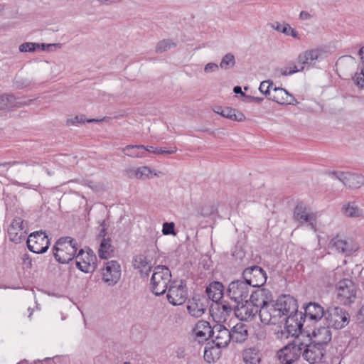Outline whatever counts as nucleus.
Segmentation results:
<instances>
[{"label":"nucleus","instance_id":"5","mask_svg":"<svg viewBox=\"0 0 364 364\" xmlns=\"http://www.w3.org/2000/svg\"><path fill=\"white\" fill-rule=\"evenodd\" d=\"M329 247L345 257H348L359 250V245L352 238L336 235L330 241Z\"/></svg>","mask_w":364,"mask_h":364},{"label":"nucleus","instance_id":"48","mask_svg":"<svg viewBox=\"0 0 364 364\" xmlns=\"http://www.w3.org/2000/svg\"><path fill=\"white\" fill-rule=\"evenodd\" d=\"M353 79L358 87L364 88V67L361 68L360 73L355 75Z\"/></svg>","mask_w":364,"mask_h":364},{"label":"nucleus","instance_id":"11","mask_svg":"<svg viewBox=\"0 0 364 364\" xmlns=\"http://www.w3.org/2000/svg\"><path fill=\"white\" fill-rule=\"evenodd\" d=\"M284 313L273 300L260 311V320L264 324L277 325L283 322Z\"/></svg>","mask_w":364,"mask_h":364},{"label":"nucleus","instance_id":"35","mask_svg":"<svg viewBox=\"0 0 364 364\" xmlns=\"http://www.w3.org/2000/svg\"><path fill=\"white\" fill-rule=\"evenodd\" d=\"M112 240L109 237L102 239L98 255L101 259H107L112 257L114 252V247L111 244Z\"/></svg>","mask_w":364,"mask_h":364},{"label":"nucleus","instance_id":"12","mask_svg":"<svg viewBox=\"0 0 364 364\" xmlns=\"http://www.w3.org/2000/svg\"><path fill=\"white\" fill-rule=\"evenodd\" d=\"M235 304L234 313L240 321H252L257 314L260 317L261 309L255 306L249 299Z\"/></svg>","mask_w":364,"mask_h":364},{"label":"nucleus","instance_id":"53","mask_svg":"<svg viewBox=\"0 0 364 364\" xmlns=\"http://www.w3.org/2000/svg\"><path fill=\"white\" fill-rule=\"evenodd\" d=\"M218 69V65L214 63H208L204 68L205 73L215 72Z\"/></svg>","mask_w":364,"mask_h":364},{"label":"nucleus","instance_id":"14","mask_svg":"<svg viewBox=\"0 0 364 364\" xmlns=\"http://www.w3.org/2000/svg\"><path fill=\"white\" fill-rule=\"evenodd\" d=\"M102 280L108 286H114L121 277V267L117 261L105 262L102 269Z\"/></svg>","mask_w":364,"mask_h":364},{"label":"nucleus","instance_id":"16","mask_svg":"<svg viewBox=\"0 0 364 364\" xmlns=\"http://www.w3.org/2000/svg\"><path fill=\"white\" fill-rule=\"evenodd\" d=\"M208 305L209 301L205 295L198 294L188 299L187 310L191 316L199 318L205 312Z\"/></svg>","mask_w":364,"mask_h":364},{"label":"nucleus","instance_id":"52","mask_svg":"<svg viewBox=\"0 0 364 364\" xmlns=\"http://www.w3.org/2000/svg\"><path fill=\"white\" fill-rule=\"evenodd\" d=\"M125 175L129 178H138L137 168H128L124 171Z\"/></svg>","mask_w":364,"mask_h":364},{"label":"nucleus","instance_id":"31","mask_svg":"<svg viewBox=\"0 0 364 364\" xmlns=\"http://www.w3.org/2000/svg\"><path fill=\"white\" fill-rule=\"evenodd\" d=\"M231 341L235 343H243L248 337L247 326L242 323H237L230 330Z\"/></svg>","mask_w":364,"mask_h":364},{"label":"nucleus","instance_id":"49","mask_svg":"<svg viewBox=\"0 0 364 364\" xmlns=\"http://www.w3.org/2000/svg\"><path fill=\"white\" fill-rule=\"evenodd\" d=\"M279 327L281 328V326ZM275 335L277 338L283 339L287 338L290 336H291V333H290V329L284 325V328L276 330Z\"/></svg>","mask_w":364,"mask_h":364},{"label":"nucleus","instance_id":"30","mask_svg":"<svg viewBox=\"0 0 364 364\" xmlns=\"http://www.w3.org/2000/svg\"><path fill=\"white\" fill-rule=\"evenodd\" d=\"M134 266L139 269L144 277H148L151 270V262L144 254H140L134 257Z\"/></svg>","mask_w":364,"mask_h":364},{"label":"nucleus","instance_id":"15","mask_svg":"<svg viewBox=\"0 0 364 364\" xmlns=\"http://www.w3.org/2000/svg\"><path fill=\"white\" fill-rule=\"evenodd\" d=\"M301 355L303 358L310 364L319 363L324 357L326 348L311 342L308 345L303 343Z\"/></svg>","mask_w":364,"mask_h":364},{"label":"nucleus","instance_id":"33","mask_svg":"<svg viewBox=\"0 0 364 364\" xmlns=\"http://www.w3.org/2000/svg\"><path fill=\"white\" fill-rule=\"evenodd\" d=\"M212 328L209 322L203 320L199 321L194 329L196 336L199 339L198 341H206L208 338H210Z\"/></svg>","mask_w":364,"mask_h":364},{"label":"nucleus","instance_id":"9","mask_svg":"<svg viewBox=\"0 0 364 364\" xmlns=\"http://www.w3.org/2000/svg\"><path fill=\"white\" fill-rule=\"evenodd\" d=\"M26 243L30 251L42 254L48 250L50 242L44 232L37 231L29 235Z\"/></svg>","mask_w":364,"mask_h":364},{"label":"nucleus","instance_id":"40","mask_svg":"<svg viewBox=\"0 0 364 364\" xmlns=\"http://www.w3.org/2000/svg\"><path fill=\"white\" fill-rule=\"evenodd\" d=\"M235 64V59L234 55L228 53L223 56L220 63V67L222 69L227 70L232 68Z\"/></svg>","mask_w":364,"mask_h":364},{"label":"nucleus","instance_id":"24","mask_svg":"<svg viewBox=\"0 0 364 364\" xmlns=\"http://www.w3.org/2000/svg\"><path fill=\"white\" fill-rule=\"evenodd\" d=\"M331 326H319L314 329L311 339L312 342L317 345L326 348L328 343L331 341L332 333L330 330Z\"/></svg>","mask_w":364,"mask_h":364},{"label":"nucleus","instance_id":"4","mask_svg":"<svg viewBox=\"0 0 364 364\" xmlns=\"http://www.w3.org/2000/svg\"><path fill=\"white\" fill-rule=\"evenodd\" d=\"M325 320L329 326L338 330L343 328L349 323L350 315L343 308L331 306L328 307L326 311Z\"/></svg>","mask_w":364,"mask_h":364},{"label":"nucleus","instance_id":"61","mask_svg":"<svg viewBox=\"0 0 364 364\" xmlns=\"http://www.w3.org/2000/svg\"><path fill=\"white\" fill-rule=\"evenodd\" d=\"M233 92L235 94H240L242 96H245V94L242 92V87L240 86H235L233 88Z\"/></svg>","mask_w":364,"mask_h":364},{"label":"nucleus","instance_id":"64","mask_svg":"<svg viewBox=\"0 0 364 364\" xmlns=\"http://www.w3.org/2000/svg\"><path fill=\"white\" fill-rule=\"evenodd\" d=\"M359 316H360V318L361 319L362 322L364 323V306H362V308L360 309Z\"/></svg>","mask_w":364,"mask_h":364},{"label":"nucleus","instance_id":"62","mask_svg":"<svg viewBox=\"0 0 364 364\" xmlns=\"http://www.w3.org/2000/svg\"><path fill=\"white\" fill-rule=\"evenodd\" d=\"M257 338L259 340L264 339L266 337V333L264 331L262 330L259 331L258 333H256Z\"/></svg>","mask_w":364,"mask_h":364},{"label":"nucleus","instance_id":"42","mask_svg":"<svg viewBox=\"0 0 364 364\" xmlns=\"http://www.w3.org/2000/svg\"><path fill=\"white\" fill-rule=\"evenodd\" d=\"M304 70V65H299V66L293 64L292 66L287 67L281 70V74L284 76L291 75L297 72H301Z\"/></svg>","mask_w":364,"mask_h":364},{"label":"nucleus","instance_id":"41","mask_svg":"<svg viewBox=\"0 0 364 364\" xmlns=\"http://www.w3.org/2000/svg\"><path fill=\"white\" fill-rule=\"evenodd\" d=\"M345 214L348 217H359L360 215V210L353 203H348L346 206H343Z\"/></svg>","mask_w":364,"mask_h":364},{"label":"nucleus","instance_id":"60","mask_svg":"<svg viewBox=\"0 0 364 364\" xmlns=\"http://www.w3.org/2000/svg\"><path fill=\"white\" fill-rule=\"evenodd\" d=\"M23 164H25L26 166H34L36 165H39L40 162L38 161H36V160L30 159V160L24 161Z\"/></svg>","mask_w":364,"mask_h":364},{"label":"nucleus","instance_id":"8","mask_svg":"<svg viewBox=\"0 0 364 364\" xmlns=\"http://www.w3.org/2000/svg\"><path fill=\"white\" fill-rule=\"evenodd\" d=\"M242 279L247 282L250 287L260 288L267 282V275L262 267L253 265L245 268L242 274Z\"/></svg>","mask_w":364,"mask_h":364},{"label":"nucleus","instance_id":"51","mask_svg":"<svg viewBox=\"0 0 364 364\" xmlns=\"http://www.w3.org/2000/svg\"><path fill=\"white\" fill-rule=\"evenodd\" d=\"M346 172H342V171H329L328 173V174L332 177V178H335L338 180H339L340 181H341L343 183V181H344V178L346 176Z\"/></svg>","mask_w":364,"mask_h":364},{"label":"nucleus","instance_id":"44","mask_svg":"<svg viewBox=\"0 0 364 364\" xmlns=\"http://www.w3.org/2000/svg\"><path fill=\"white\" fill-rule=\"evenodd\" d=\"M40 47V43L26 42L23 43L19 46L21 52H33Z\"/></svg>","mask_w":364,"mask_h":364},{"label":"nucleus","instance_id":"59","mask_svg":"<svg viewBox=\"0 0 364 364\" xmlns=\"http://www.w3.org/2000/svg\"><path fill=\"white\" fill-rule=\"evenodd\" d=\"M284 27V25H282L279 22H275L272 24V28L274 30L283 33L282 28Z\"/></svg>","mask_w":364,"mask_h":364},{"label":"nucleus","instance_id":"25","mask_svg":"<svg viewBox=\"0 0 364 364\" xmlns=\"http://www.w3.org/2000/svg\"><path fill=\"white\" fill-rule=\"evenodd\" d=\"M269 99L281 105H294L297 103L294 97L286 90L274 87L272 89Z\"/></svg>","mask_w":364,"mask_h":364},{"label":"nucleus","instance_id":"19","mask_svg":"<svg viewBox=\"0 0 364 364\" xmlns=\"http://www.w3.org/2000/svg\"><path fill=\"white\" fill-rule=\"evenodd\" d=\"M32 100H23L21 97H16L12 93L0 94V110H9L13 108H20L28 105Z\"/></svg>","mask_w":364,"mask_h":364},{"label":"nucleus","instance_id":"37","mask_svg":"<svg viewBox=\"0 0 364 364\" xmlns=\"http://www.w3.org/2000/svg\"><path fill=\"white\" fill-rule=\"evenodd\" d=\"M144 145H127L122 149V152L130 157L143 158L146 156L144 151H139L138 149H144Z\"/></svg>","mask_w":364,"mask_h":364},{"label":"nucleus","instance_id":"43","mask_svg":"<svg viewBox=\"0 0 364 364\" xmlns=\"http://www.w3.org/2000/svg\"><path fill=\"white\" fill-rule=\"evenodd\" d=\"M274 84L272 82L269 80L263 81L260 83L259 90V91L264 94L266 97L269 98V95L272 91L271 89H273Z\"/></svg>","mask_w":364,"mask_h":364},{"label":"nucleus","instance_id":"27","mask_svg":"<svg viewBox=\"0 0 364 364\" xmlns=\"http://www.w3.org/2000/svg\"><path fill=\"white\" fill-rule=\"evenodd\" d=\"M323 316H326V311L323 307L318 303L310 302L304 307V317H305V321L309 319L310 321H318Z\"/></svg>","mask_w":364,"mask_h":364},{"label":"nucleus","instance_id":"38","mask_svg":"<svg viewBox=\"0 0 364 364\" xmlns=\"http://www.w3.org/2000/svg\"><path fill=\"white\" fill-rule=\"evenodd\" d=\"M101 121H102V119H86L85 116L82 114V115H77V116L74 117L73 118L68 119L67 120V124L68 126H70V125H75L77 124L84 123L85 122H87L88 123H91V122H101Z\"/></svg>","mask_w":364,"mask_h":364},{"label":"nucleus","instance_id":"36","mask_svg":"<svg viewBox=\"0 0 364 364\" xmlns=\"http://www.w3.org/2000/svg\"><path fill=\"white\" fill-rule=\"evenodd\" d=\"M221 116L236 122H243L245 119V117L242 112L229 107H224Z\"/></svg>","mask_w":364,"mask_h":364},{"label":"nucleus","instance_id":"50","mask_svg":"<svg viewBox=\"0 0 364 364\" xmlns=\"http://www.w3.org/2000/svg\"><path fill=\"white\" fill-rule=\"evenodd\" d=\"M283 33L291 36L294 38L299 39V33L295 29L292 28L289 24H284V27L282 28Z\"/></svg>","mask_w":364,"mask_h":364},{"label":"nucleus","instance_id":"21","mask_svg":"<svg viewBox=\"0 0 364 364\" xmlns=\"http://www.w3.org/2000/svg\"><path fill=\"white\" fill-rule=\"evenodd\" d=\"M210 314L215 322H224L228 317L234 311L232 307L228 301L217 303L212 306L210 309Z\"/></svg>","mask_w":364,"mask_h":364},{"label":"nucleus","instance_id":"10","mask_svg":"<svg viewBox=\"0 0 364 364\" xmlns=\"http://www.w3.org/2000/svg\"><path fill=\"white\" fill-rule=\"evenodd\" d=\"M75 264L77 268L85 273H92L97 269V257L94 252L89 249L85 252L80 250L76 255Z\"/></svg>","mask_w":364,"mask_h":364},{"label":"nucleus","instance_id":"7","mask_svg":"<svg viewBox=\"0 0 364 364\" xmlns=\"http://www.w3.org/2000/svg\"><path fill=\"white\" fill-rule=\"evenodd\" d=\"M337 299L343 305H350L356 298V287L350 279H343L336 284Z\"/></svg>","mask_w":364,"mask_h":364},{"label":"nucleus","instance_id":"29","mask_svg":"<svg viewBox=\"0 0 364 364\" xmlns=\"http://www.w3.org/2000/svg\"><path fill=\"white\" fill-rule=\"evenodd\" d=\"M224 287L220 282H211L205 289L206 297L208 301L217 302L223 295Z\"/></svg>","mask_w":364,"mask_h":364},{"label":"nucleus","instance_id":"2","mask_svg":"<svg viewBox=\"0 0 364 364\" xmlns=\"http://www.w3.org/2000/svg\"><path fill=\"white\" fill-rule=\"evenodd\" d=\"M171 279L170 269L164 265L156 266L151 278L150 288L156 296L164 294L168 288Z\"/></svg>","mask_w":364,"mask_h":364},{"label":"nucleus","instance_id":"54","mask_svg":"<svg viewBox=\"0 0 364 364\" xmlns=\"http://www.w3.org/2000/svg\"><path fill=\"white\" fill-rule=\"evenodd\" d=\"M100 226L102 228L98 234V237L102 239L106 238L105 236L107 235V232L105 222L102 221Z\"/></svg>","mask_w":364,"mask_h":364},{"label":"nucleus","instance_id":"45","mask_svg":"<svg viewBox=\"0 0 364 364\" xmlns=\"http://www.w3.org/2000/svg\"><path fill=\"white\" fill-rule=\"evenodd\" d=\"M14 84L17 89H23L31 85L32 82L30 80L23 77H15Z\"/></svg>","mask_w":364,"mask_h":364},{"label":"nucleus","instance_id":"56","mask_svg":"<svg viewBox=\"0 0 364 364\" xmlns=\"http://www.w3.org/2000/svg\"><path fill=\"white\" fill-rule=\"evenodd\" d=\"M214 211L213 206H210L209 208L204 207L201 210V215L203 216H208L212 214Z\"/></svg>","mask_w":364,"mask_h":364},{"label":"nucleus","instance_id":"34","mask_svg":"<svg viewBox=\"0 0 364 364\" xmlns=\"http://www.w3.org/2000/svg\"><path fill=\"white\" fill-rule=\"evenodd\" d=\"M364 184V176L360 173L346 172L343 185L349 188H358Z\"/></svg>","mask_w":364,"mask_h":364},{"label":"nucleus","instance_id":"63","mask_svg":"<svg viewBox=\"0 0 364 364\" xmlns=\"http://www.w3.org/2000/svg\"><path fill=\"white\" fill-rule=\"evenodd\" d=\"M358 54L360 56L362 65L364 67V46L359 50Z\"/></svg>","mask_w":364,"mask_h":364},{"label":"nucleus","instance_id":"58","mask_svg":"<svg viewBox=\"0 0 364 364\" xmlns=\"http://www.w3.org/2000/svg\"><path fill=\"white\" fill-rule=\"evenodd\" d=\"M311 18V15L307 11H302L299 14V18L301 20H308Z\"/></svg>","mask_w":364,"mask_h":364},{"label":"nucleus","instance_id":"46","mask_svg":"<svg viewBox=\"0 0 364 364\" xmlns=\"http://www.w3.org/2000/svg\"><path fill=\"white\" fill-rule=\"evenodd\" d=\"M138 179H146L151 177L152 171L148 166L137 168Z\"/></svg>","mask_w":364,"mask_h":364},{"label":"nucleus","instance_id":"26","mask_svg":"<svg viewBox=\"0 0 364 364\" xmlns=\"http://www.w3.org/2000/svg\"><path fill=\"white\" fill-rule=\"evenodd\" d=\"M321 56V52L318 49L306 50L299 55L297 63L299 65H304V68L306 67L309 68L316 65Z\"/></svg>","mask_w":364,"mask_h":364},{"label":"nucleus","instance_id":"57","mask_svg":"<svg viewBox=\"0 0 364 364\" xmlns=\"http://www.w3.org/2000/svg\"><path fill=\"white\" fill-rule=\"evenodd\" d=\"M159 150L161 151V154H172L175 153L177 149L176 147H173L170 149H168L166 147H160Z\"/></svg>","mask_w":364,"mask_h":364},{"label":"nucleus","instance_id":"18","mask_svg":"<svg viewBox=\"0 0 364 364\" xmlns=\"http://www.w3.org/2000/svg\"><path fill=\"white\" fill-rule=\"evenodd\" d=\"M221 322H216L213 326L210 338L218 348L226 347L231 341L230 331Z\"/></svg>","mask_w":364,"mask_h":364},{"label":"nucleus","instance_id":"20","mask_svg":"<svg viewBox=\"0 0 364 364\" xmlns=\"http://www.w3.org/2000/svg\"><path fill=\"white\" fill-rule=\"evenodd\" d=\"M285 321L284 325L287 328L290 329L291 336H296L299 333H301L304 323L306 321L305 317H304V314L301 311H296L288 315L287 317H284L283 318V321Z\"/></svg>","mask_w":364,"mask_h":364},{"label":"nucleus","instance_id":"13","mask_svg":"<svg viewBox=\"0 0 364 364\" xmlns=\"http://www.w3.org/2000/svg\"><path fill=\"white\" fill-rule=\"evenodd\" d=\"M167 299L173 306H179L185 303L188 297L187 287L182 282H173L168 290Z\"/></svg>","mask_w":364,"mask_h":364},{"label":"nucleus","instance_id":"23","mask_svg":"<svg viewBox=\"0 0 364 364\" xmlns=\"http://www.w3.org/2000/svg\"><path fill=\"white\" fill-rule=\"evenodd\" d=\"M26 233L23 220L21 218H16L13 220L8 228V235L10 240L14 243L21 242Z\"/></svg>","mask_w":364,"mask_h":364},{"label":"nucleus","instance_id":"6","mask_svg":"<svg viewBox=\"0 0 364 364\" xmlns=\"http://www.w3.org/2000/svg\"><path fill=\"white\" fill-rule=\"evenodd\" d=\"M243 279L231 282L227 290L228 296L235 303L247 299L251 287Z\"/></svg>","mask_w":364,"mask_h":364},{"label":"nucleus","instance_id":"17","mask_svg":"<svg viewBox=\"0 0 364 364\" xmlns=\"http://www.w3.org/2000/svg\"><path fill=\"white\" fill-rule=\"evenodd\" d=\"M294 218L299 224L305 223L311 227V229H316V216L311 209L303 203H298L294 210Z\"/></svg>","mask_w":364,"mask_h":364},{"label":"nucleus","instance_id":"1","mask_svg":"<svg viewBox=\"0 0 364 364\" xmlns=\"http://www.w3.org/2000/svg\"><path fill=\"white\" fill-rule=\"evenodd\" d=\"M77 250V242L70 237L60 238L53 247L55 259L61 264L68 263L76 258Z\"/></svg>","mask_w":364,"mask_h":364},{"label":"nucleus","instance_id":"47","mask_svg":"<svg viewBox=\"0 0 364 364\" xmlns=\"http://www.w3.org/2000/svg\"><path fill=\"white\" fill-rule=\"evenodd\" d=\"M162 232L165 235H176L175 225L173 223H164L163 224Z\"/></svg>","mask_w":364,"mask_h":364},{"label":"nucleus","instance_id":"32","mask_svg":"<svg viewBox=\"0 0 364 364\" xmlns=\"http://www.w3.org/2000/svg\"><path fill=\"white\" fill-rule=\"evenodd\" d=\"M242 358L245 364H260L262 353L256 346L250 347L243 350Z\"/></svg>","mask_w":364,"mask_h":364},{"label":"nucleus","instance_id":"39","mask_svg":"<svg viewBox=\"0 0 364 364\" xmlns=\"http://www.w3.org/2000/svg\"><path fill=\"white\" fill-rule=\"evenodd\" d=\"M176 44L169 39H164L159 41L156 46V52L159 53H164L168 49L173 48Z\"/></svg>","mask_w":364,"mask_h":364},{"label":"nucleus","instance_id":"22","mask_svg":"<svg viewBox=\"0 0 364 364\" xmlns=\"http://www.w3.org/2000/svg\"><path fill=\"white\" fill-rule=\"evenodd\" d=\"M272 294L269 290L259 288L253 291L249 299L255 306L259 309L267 307V304L272 301Z\"/></svg>","mask_w":364,"mask_h":364},{"label":"nucleus","instance_id":"28","mask_svg":"<svg viewBox=\"0 0 364 364\" xmlns=\"http://www.w3.org/2000/svg\"><path fill=\"white\" fill-rule=\"evenodd\" d=\"M276 306H279L284 313V316H287L293 312L298 311L296 300L290 296H282L276 301Z\"/></svg>","mask_w":364,"mask_h":364},{"label":"nucleus","instance_id":"55","mask_svg":"<svg viewBox=\"0 0 364 364\" xmlns=\"http://www.w3.org/2000/svg\"><path fill=\"white\" fill-rule=\"evenodd\" d=\"M204 358L208 363L214 361L213 358L211 356V351L210 349H207V347L205 348Z\"/></svg>","mask_w":364,"mask_h":364},{"label":"nucleus","instance_id":"3","mask_svg":"<svg viewBox=\"0 0 364 364\" xmlns=\"http://www.w3.org/2000/svg\"><path fill=\"white\" fill-rule=\"evenodd\" d=\"M303 343L298 339L288 343L277 351V356L281 364H293L301 355Z\"/></svg>","mask_w":364,"mask_h":364}]
</instances>
